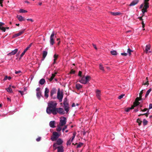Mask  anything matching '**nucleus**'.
Returning a JSON list of instances; mask_svg holds the SVG:
<instances>
[{"label": "nucleus", "mask_w": 152, "mask_h": 152, "mask_svg": "<svg viewBox=\"0 0 152 152\" xmlns=\"http://www.w3.org/2000/svg\"><path fill=\"white\" fill-rule=\"evenodd\" d=\"M57 103L55 101H50L48 103V107L46 109L47 113L50 114L52 113L53 114L59 113L62 114L64 112V109L62 108H56Z\"/></svg>", "instance_id": "nucleus-1"}, {"label": "nucleus", "mask_w": 152, "mask_h": 152, "mask_svg": "<svg viewBox=\"0 0 152 152\" xmlns=\"http://www.w3.org/2000/svg\"><path fill=\"white\" fill-rule=\"evenodd\" d=\"M63 140L61 138H58L54 142L53 147L54 150L57 149V152H64V147L62 145Z\"/></svg>", "instance_id": "nucleus-2"}, {"label": "nucleus", "mask_w": 152, "mask_h": 152, "mask_svg": "<svg viewBox=\"0 0 152 152\" xmlns=\"http://www.w3.org/2000/svg\"><path fill=\"white\" fill-rule=\"evenodd\" d=\"M91 79V77L89 76H83L80 78L79 82L83 84H86Z\"/></svg>", "instance_id": "nucleus-3"}, {"label": "nucleus", "mask_w": 152, "mask_h": 152, "mask_svg": "<svg viewBox=\"0 0 152 152\" xmlns=\"http://www.w3.org/2000/svg\"><path fill=\"white\" fill-rule=\"evenodd\" d=\"M144 90H142L140 92L139 94V97H137L136 98L135 102L134 103V106L139 105L140 104V102H139V101L141 100L142 97V95L143 93V91Z\"/></svg>", "instance_id": "nucleus-4"}, {"label": "nucleus", "mask_w": 152, "mask_h": 152, "mask_svg": "<svg viewBox=\"0 0 152 152\" xmlns=\"http://www.w3.org/2000/svg\"><path fill=\"white\" fill-rule=\"evenodd\" d=\"M60 136V134L56 132H53V135L51 137V140L53 141H56L59 138H58Z\"/></svg>", "instance_id": "nucleus-5"}, {"label": "nucleus", "mask_w": 152, "mask_h": 152, "mask_svg": "<svg viewBox=\"0 0 152 152\" xmlns=\"http://www.w3.org/2000/svg\"><path fill=\"white\" fill-rule=\"evenodd\" d=\"M66 119L65 117H61L60 118L59 125L60 126H62L64 125L66 123Z\"/></svg>", "instance_id": "nucleus-6"}, {"label": "nucleus", "mask_w": 152, "mask_h": 152, "mask_svg": "<svg viewBox=\"0 0 152 152\" xmlns=\"http://www.w3.org/2000/svg\"><path fill=\"white\" fill-rule=\"evenodd\" d=\"M145 5L144 6L142 10V15H144V13L147 12V9L149 7L148 3L147 2H144Z\"/></svg>", "instance_id": "nucleus-7"}, {"label": "nucleus", "mask_w": 152, "mask_h": 152, "mask_svg": "<svg viewBox=\"0 0 152 152\" xmlns=\"http://www.w3.org/2000/svg\"><path fill=\"white\" fill-rule=\"evenodd\" d=\"M55 35V32L53 31L50 36V45H53L54 43V40L53 39V37Z\"/></svg>", "instance_id": "nucleus-8"}, {"label": "nucleus", "mask_w": 152, "mask_h": 152, "mask_svg": "<svg viewBox=\"0 0 152 152\" xmlns=\"http://www.w3.org/2000/svg\"><path fill=\"white\" fill-rule=\"evenodd\" d=\"M57 97L58 99H59L60 102H61L63 97V95L62 93L61 94L60 93V89L58 88L57 92Z\"/></svg>", "instance_id": "nucleus-9"}, {"label": "nucleus", "mask_w": 152, "mask_h": 152, "mask_svg": "<svg viewBox=\"0 0 152 152\" xmlns=\"http://www.w3.org/2000/svg\"><path fill=\"white\" fill-rule=\"evenodd\" d=\"M96 97L99 99L101 100V91L99 89H96L95 91Z\"/></svg>", "instance_id": "nucleus-10"}, {"label": "nucleus", "mask_w": 152, "mask_h": 152, "mask_svg": "<svg viewBox=\"0 0 152 152\" xmlns=\"http://www.w3.org/2000/svg\"><path fill=\"white\" fill-rule=\"evenodd\" d=\"M75 136V133H73V136L72 137L71 139H70L67 141L66 142L67 145H70L71 142H72L73 140L74 139Z\"/></svg>", "instance_id": "nucleus-11"}, {"label": "nucleus", "mask_w": 152, "mask_h": 152, "mask_svg": "<svg viewBox=\"0 0 152 152\" xmlns=\"http://www.w3.org/2000/svg\"><path fill=\"white\" fill-rule=\"evenodd\" d=\"M18 49L17 48L15 49L14 50L12 51L11 52L7 54L8 56H11L12 55H15L18 52Z\"/></svg>", "instance_id": "nucleus-12"}, {"label": "nucleus", "mask_w": 152, "mask_h": 152, "mask_svg": "<svg viewBox=\"0 0 152 152\" xmlns=\"http://www.w3.org/2000/svg\"><path fill=\"white\" fill-rule=\"evenodd\" d=\"M49 126L52 128L55 127L56 122L55 121H50L49 124Z\"/></svg>", "instance_id": "nucleus-13"}, {"label": "nucleus", "mask_w": 152, "mask_h": 152, "mask_svg": "<svg viewBox=\"0 0 152 152\" xmlns=\"http://www.w3.org/2000/svg\"><path fill=\"white\" fill-rule=\"evenodd\" d=\"M139 0H133L132 1V2L131 3L129 6H134L136 4H137L139 2Z\"/></svg>", "instance_id": "nucleus-14"}, {"label": "nucleus", "mask_w": 152, "mask_h": 152, "mask_svg": "<svg viewBox=\"0 0 152 152\" xmlns=\"http://www.w3.org/2000/svg\"><path fill=\"white\" fill-rule=\"evenodd\" d=\"M49 92V89L48 88H45V91L44 96L46 98H48V93Z\"/></svg>", "instance_id": "nucleus-15"}, {"label": "nucleus", "mask_w": 152, "mask_h": 152, "mask_svg": "<svg viewBox=\"0 0 152 152\" xmlns=\"http://www.w3.org/2000/svg\"><path fill=\"white\" fill-rule=\"evenodd\" d=\"M56 90L55 88H53L50 91V96H52L53 95L56 93Z\"/></svg>", "instance_id": "nucleus-16"}, {"label": "nucleus", "mask_w": 152, "mask_h": 152, "mask_svg": "<svg viewBox=\"0 0 152 152\" xmlns=\"http://www.w3.org/2000/svg\"><path fill=\"white\" fill-rule=\"evenodd\" d=\"M151 46L149 45H147L145 47V51L146 53H148L149 50L150 49Z\"/></svg>", "instance_id": "nucleus-17"}, {"label": "nucleus", "mask_w": 152, "mask_h": 152, "mask_svg": "<svg viewBox=\"0 0 152 152\" xmlns=\"http://www.w3.org/2000/svg\"><path fill=\"white\" fill-rule=\"evenodd\" d=\"M17 18H18V20L20 21L25 20L24 18L20 15H17Z\"/></svg>", "instance_id": "nucleus-18"}, {"label": "nucleus", "mask_w": 152, "mask_h": 152, "mask_svg": "<svg viewBox=\"0 0 152 152\" xmlns=\"http://www.w3.org/2000/svg\"><path fill=\"white\" fill-rule=\"evenodd\" d=\"M75 87L77 90H79L82 87V86L80 84L77 83L76 84Z\"/></svg>", "instance_id": "nucleus-19"}, {"label": "nucleus", "mask_w": 152, "mask_h": 152, "mask_svg": "<svg viewBox=\"0 0 152 152\" xmlns=\"http://www.w3.org/2000/svg\"><path fill=\"white\" fill-rule=\"evenodd\" d=\"M58 57V55H57L56 54H55L53 56V64H55L56 63V59H57Z\"/></svg>", "instance_id": "nucleus-20"}, {"label": "nucleus", "mask_w": 152, "mask_h": 152, "mask_svg": "<svg viewBox=\"0 0 152 152\" xmlns=\"http://www.w3.org/2000/svg\"><path fill=\"white\" fill-rule=\"evenodd\" d=\"M45 82V79L44 78L41 79L39 82V83L40 85H42L44 84Z\"/></svg>", "instance_id": "nucleus-21"}, {"label": "nucleus", "mask_w": 152, "mask_h": 152, "mask_svg": "<svg viewBox=\"0 0 152 152\" xmlns=\"http://www.w3.org/2000/svg\"><path fill=\"white\" fill-rule=\"evenodd\" d=\"M24 32V31H21L17 34H15L14 37H16L18 36L21 35Z\"/></svg>", "instance_id": "nucleus-22"}, {"label": "nucleus", "mask_w": 152, "mask_h": 152, "mask_svg": "<svg viewBox=\"0 0 152 152\" xmlns=\"http://www.w3.org/2000/svg\"><path fill=\"white\" fill-rule=\"evenodd\" d=\"M37 98L39 99L41 96V93L40 91H38L37 92Z\"/></svg>", "instance_id": "nucleus-23"}, {"label": "nucleus", "mask_w": 152, "mask_h": 152, "mask_svg": "<svg viewBox=\"0 0 152 152\" xmlns=\"http://www.w3.org/2000/svg\"><path fill=\"white\" fill-rule=\"evenodd\" d=\"M134 107L133 106H132L130 107H129L127 108H126L125 109V110L126 112H128L130 111V110H132L134 108Z\"/></svg>", "instance_id": "nucleus-24"}, {"label": "nucleus", "mask_w": 152, "mask_h": 152, "mask_svg": "<svg viewBox=\"0 0 152 152\" xmlns=\"http://www.w3.org/2000/svg\"><path fill=\"white\" fill-rule=\"evenodd\" d=\"M48 52L47 51H44L43 52V59H45L46 56L47 55Z\"/></svg>", "instance_id": "nucleus-25"}, {"label": "nucleus", "mask_w": 152, "mask_h": 152, "mask_svg": "<svg viewBox=\"0 0 152 152\" xmlns=\"http://www.w3.org/2000/svg\"><path fill=\"white\" fill-rule=\"evenodd\" d=\"M111 13L112 15L114 16L120 15L121 14V13L119 12H111Z\"/></svg>", "instance_id": "nucleus-26"}, {"label": "nucleus", "mask_w": 152, "mask_h": 152, "mask_svg": "<svg viewBox=\"0 0 152 152\" xmlns=\"http://www.w3.org/2000/svg\"><path fill=\"white\" fill-rule=\"evenodd\" d=\"M11 86V85H10L9 87L6 89L7 91L10 93H12V89L10 87Z\"/></svg>", "instance_id": "nucleus-27"}, {"label": "nucleus", "mask_w": 152, "mask_h": 152, "mask_svg": "<svg viewBox=\"0 0 152 152\" xmlns=\"http://www.w3.org/2000/svg\"><path fill=\"white\" fill-rule=\"evenodd\" d=\"M64 110L66 111V113H67L69 111V106H64Z\"/></svg>", "instance_id": "nucleus-28"}, {"label": "nucleus", "mask_w": 152, "mask_h": 152, "mask_svg": "<svg viewBox=\"0 0 152 152\" xmlns=\"http://www.w3.org/2000/svg\"><path fill=\"white\" fill-rule=\"evenodd\" d=\"M99 69L102 70V71H104V67L103 65L101 64H100L99 65Z\"/></svg>", "instance_id": "nucleus-29"}, {"label": "nucleus", "mask_w": 152, "mask_h": 152, "mask_svg": "<svg viewBox=\"0 0 152 152\" xmlns=\"http://www.w3.org/2000/svg\"><path fill=\"white\" fill-rule=\"evenodd\" d=\"M151 91V88L149 89L147 91L146 94H145V97H147L148 95L149 94V93Z\"/></svg>", "instance_id": "nucleus-30"}, {"label": "nucleus", "mask_w": 152, "mask_h": 152, "mask_svg": "<svg viewBox=\"0 0 152 152\" xmlns=\"http://www.w3.org/2000/svg\"><path fill=\"white\" fill-rule=\"evenodd\" d=\"M148 121L145 119H144L143 121V124L144 126H145L147 124Z\"/></svg>", "instance_id": "nucleus-31"}, {"label": "nucleus", "mask_w": 152, "mask_h": 152, "mask_svg": "<svg viewBox=\"0 0 152 152\" xmlns=\"http://www.w3.org/2000/svg\"><path fill=\"white\" fill-rule=\"evenodd\" d=\"M111 53L113 55H116L117 54V52L115 50H113L111 51Z\"/></svg>", "instance_id": "nucleus-32"}, {"label": "nucleus", "mask_w": 152, "mask_h": 152, "mask_svg": "<svg viewBox=\"0 0 152 152\" xmlns=\"http://www.w3.org/2000/svg\"><path fill=\"white\" fill-rule=\"evenodd\" d=\"M20 13H25L27 12V11L23 9H20L19 10Z\"/></svg>", "instance_id": "nucleus-33"}, {"label": "nucleus", "mask_w": 152, "mask_h": 152, "mask_svg": "<svg viewBox=\"0 0 152 152\" xmlns=\"http://www.w3.org/2000/svg\"><path fill=\"white\" fill-rule=\"evenodd\" d=\"M137 121L139 125L140 126L142 122V121L139 118H138L137 119Z\"/></svg>", "instance_id": "nucleus-34"}, {"label": "nucleus", "mask_w": 152, "mask_h": 152, "mask_svg": "<svg viewBox=\"0 0 152 152\" xmlns=\"http://www.w3.org/2000/svg\"><path fill=\"white\" fill-rule=\"evenodd\" d=\"M61 126H58L56 129V130L58 132H60L61 130V128L60 127Z\"/></svg>", "instance_id": "nucleus-35"}, {"label": "nucleus", "mask_w": 152, "mask_h": 152, "mask_svg": "<svg viewBox=\"0 0 152 152\" xmlns=\"http://www.w3.org/2000/svg\"><path fill=\"white\" fill-rule=\"evenodd\" d=\"M32 44V43H31L24 50L26 52L27 50L31 46Z\"/></svg>", "instance_id": "nucleus-36"}, {"label": "nucleus", "mask_w": 152, "mask_h": 152, "mask_svg": "<svg viewBox=\"0 0 152 152\" xmlns=\"http://www.w3.org/2000/svg\"><path fill=\"white\" fill-rule=\"evenodd\" d=\"M64 106H69V104H68L66 101L64 100L63 103Z\"/></svg>", "instance_id": "nucleus-37"}, {"label": "nucleus", "mask_w": 152, "mask_h": 152, "mask_svg": "<svg viewBox=\"0 0 152 152\" xmlns=\"http://www.w3.org/2000/svg\"><path fill=\"white\" fill-rule=\"evenodd\" d=\"M26 52V51L24 50V51L20 55V57L19 58V59H20L23 56V55L25 54Z\"/></svg>", "instance_id": "nucleus-38"}, {"label": "nucleus", "mask_w": 152, "mask_h": 152, "mask_svg": "<svg viewBox=\"0 0 152 152\" xmlns=\"http://www.w3.org/2000/svg\"><path fill=\"white\" fill-rule=\"evenodd\" d=\"M133 51L132 50H131L130 48H128L127 49V53H129V55H131V53Z\"/></svg>", "instance_id": "nucleus-39"}, {"label": "nucleus", "mask_w": 152, "mask_h": 152, "mask_svg": "<svg viewBox=\"0 0 152 152\" xmlns=\"http://www.w3.org/2000/svg\"><path fill=\"white\" fill-rule=\"evenodd\" d=\"M146 80H147V82H146L145 83H143V85H148V84H149L148 81V77H147L146 78Z\"/></svg>", "instance_id": "nucleus-40"}, {"label": "nucleus", "mask_w": 152, "mask_h": 152, "mask_svg": "<svg viewBox=\"0 0 152 152\" xmlns=\"http://www.w3.org/2000/svg\"><path fill=\"white\" fill-rule=\"evenodd\" d=\"M0 29H1L2 31L5 32L6 31V28L2 27L1 28L0 27Z\"/></svg>", "instance_id": "nucleus-41"}, {"label": "nucleus", "mask_w": 152, "mask_h": 152, "mask_svg": "<svg viewBox=\"0 0 152 152\" xmlns=\"http://www.w3.org/2000/svg\"><path fill=\"white\" fill-rule=\"evenodd\" d=\"M124 95V94H122L120 95L118 97V98L119 99H121L122 98Z\"/></svg>", "instance_id": "nucleus-42"}, {"label": "nucleus", "mask_w": 152, "mask_h": 152, "mask_svg": "<svg viewBox=\"0 0 152 152\" xmlns=\"http://www.w3.org/2000/svg\"><path fill=\"white\" fill-rule=\"evenodd\" d=\"M21 72L20 70H19L18 71H15V74H17L20 73H21Z\"/></svg>", "instance_id": "nucleus-43"}, {"label": "nucleus", "mask_w": 152, "mask_h": 152, "mask_svg": "<svg viewBox=\"0 0 152 152\" xmlns=\"http://www.w3.org/2000/svg\"><path fill=\"white\" fill-rule=\"evenodd\" d=\"M18 92L22 96H23L24 94L23 93L24 92L23 91H21L19 90L18 91Z\"/></svg>", "instance_id": "nucleus-44"}, {"label": "nucleus", "mask_w": 152, "mask_h": 152, "mask_svg": "<svg viewBox=\"0 0 152 152\" xmlns=\"http://www.w3.org/2000/svg\"><path fill=\"white\" fill-rule=\"evenodd\" d=\"M81 74H82V72L80 71H79V73H78V75L80 77V78L82 77Z\"/></svg>", "instance_id": "nucleus-45"}, {"label": "nucleus", "mask_w": 152, "mask_h": 152, "mask_svg": "<svg viewBox=\"0 0 152 152\" xmlns=\"http://www.w3.org/2000/svg\"><path fill=\"white\" fill-rule=\"evenodd\" d=\"M4 0H0V6L2 7H3V5L2 3L3 1Z\"/></svg>", "instance_id": "nucleus-46"}, {"label": "nucleus", "mask_w": 152, "mask_h": 152, "mask_svg": "<svg viewBox=\"0 0 152 152\" xmlns=\"http://www.w3.org/2000/svg\"><path fill=\"white\" fill-rule=\"evenodd\" d=\"M121 55L124 56H126L127 55V53H121Z\"/></svg>", "instance_id": "nucleus-47"}, {"label": "nucleus", "mask_w": 152, "mask_h": 152, "mask_svg": "<svg viewBox=\"0 0 152 152\" xmlns=\"http://www.w3.org/2000/svg\"><path fill=\"white\" fill-rule=\"evenodd\" d=\"M8 76H5L4 78L3 79V80L5 81L7 79Z\"/></svg>", "instance_id": "nucleus-48"}, {"label": "nucleus", "mask_w": 152, "mask_h": 152, "mask_svg": "<svg viewBox=\"0 0 152 152\" xmlns=\"http://www.w3.org/2000/svg\"><path fill=\"white\" fill-rule=\"evenodd\" d=\"M152 108V104H150L149 105V109H151Z\"/></svg>", "instance_id": "nucleus-49"}, {"label": "nucleus", "mask_w": 152, "mask_h": 152, "mask_svg": "<svg viewBox=\"0 0 152 152\" xmlns=\"http://www.w3.org/2000/svg\"><path fill=\"white\" fill-rule=\"evenodd\" d=\"M41 138L40 137H39L36 139V140L37 141H39L40 140Z\"/></svg>", "instance_id": "nucleus-50"}, {"label": "nucleus", "mask_w": 152, "mask_h": 152, "mask_svg": "<svg viewBox=\"0 0 152 152\" xmlns=\"http://www.w3.org/2000/svg\"><path fill=\"white\" fill-rule=\"evenodd\" d=\"M70 73L71 74H74L75 73V71H74V70H72L70 72Z\"/></svg>", "instance_id": "nucleus-51"}, {"label": "nucleus", "mask_w": 152, "mask_h": 152, "mask_svg": "<svg viewBox=\"0 0 152 152\" xmlns=\"http://www.w3.org/2000/svg\"><path fill=\"white\" fill-rule=\"evenodd\" d=\"M27 20L28 21H30L31 22H33V20L32 19H27Z\"/></svg>", "instance_id": "nucleus-52"}, {"label": "nucleus", "mask_w": 152, "mask_h": 152, "mask_svg": "<svg viewBox=\"0 0 152 152\" xmlns=\"http://www.w3.org/2000/svg\"><path fill=\"white\" fill-rule=\"evenodd\" d=\"M55 75L53 74H52V77H51V80H52L53 79V78L55 77Z\"/></svg>", "instance_id": "nucleus-53"}, {"label": "nucleus", "mask_w": 152, "mask_h": 152, "mask_svg": "<svg viewBox=\"0 0 152 152\" xmlns=\"http://www.w3.org/2000/svg\"><path fill=\"white\" fill-rule=\"evenodd\" d=\"M39 90H40V88L39 87H38V88H37L36 89V90L37 91V92H38V91H39Z\"/></svg>", "instance_id": "nucleus-54"}, {"label": "nucleus", "mask_w": 152, "mask_h": 152, "mask_svg": "<svg viewBox=\"0 0 152 152\" xmlns=\"http://www.w3.org/2000/svg\"><path fill=\"white\" fill-rule=\"evenodd\" d=\"M143 4H141L140 6V9H142V7H143Z\"/></svg>", "instance_id": "nucleus-55"}, {"label": "nucleus", "mask_w": 152, "mask_h": 152, "mask_svg": "<svg viewBox=\"0 0 152 152\" xmlns=\"http://www.w3.org/2000/svg\"><path fill=\"white\" fill-rule=\"evenodd\" d=\"M7 100L9 101H10V102H11V99L9 98V97H7Z\"/></svg>", "instance_id": "nucleus-56"}, {"label": "nucleus", "mask_w": 152, "mask_h": 152, "mask_svg": "<svg viewBox=\"0 0 152 152\" xmlns=\"http://www.w3.org/2000/svg\"><path fill=\"white\" fill-rule=\"evenodd\" d=\"M72 107H73L75 106V103H73L72 104Z\"/></svg>", "instance_id": "nucleus-57"}, {"label": "nucleus", "mask_w": 152, "mask_h": 152, "mask_svg": "<svg viewBox=\"0 0 152 152\" xmlns=\"http://www.w3.org/2000/svg\"><path fill=\"white\" fill-rule=\"evenodd\" d=\"M4 23H2L1 22H0V26H2V25H4Z\"/></svg>", "instance_id": "nucleus-58"}, {"label": "nucleus", "mask_w": 152, "mask_h": 152, "mask_svg": "<svg viewBox=\"0 0 152 152\" xmlns=\"http://www.w3.org/2000/svg\"><path fill=\"white\" fill-rule=\"evenodd\" d=\"M93 46L94 48L96 50L97 49V48H96V46L95 45H94V44H93Z\"/></svg>", "instance_id": "nucleus-59"}, {"label": "nucleus", "mask_w": 152, "mask_h": 152, "mask_svg": "<svg viewBox=\"0 0 152 152\" xmlns=\"http://www.w3.org/2000/svg\"><path fill=\"white\" fill-rule=\"evenodd\" d=\"M11 79V77H7V79L9 80H10V79Z\"/></svg>", "instance_id": "nucleus-60"}, {"label": "nucleus", "mask_w": 152, "mask_h": 152, "mask_svg": "<svg viewBox=\"0 0 152 152\" xmlns=\"http://www.w3.org/2000/svg\"><path fill=\"white\" fill-rule=\"evenodd\" d=\"M67 128V125L64 126V127L63 128L65 129H66Z\"/></svg>", "instance_id": "nucleus-61"}, {"label": "nucleus", "mask_w": 152, "mask_h": 152, "mask_svg": "<svg viewBox=\"0 0 152 152\" xmlns=\"http://www.w3.org/2000/svg\"><path fill=\"white\" fill-rule=\"evenodd\" d=\"M149 118L151 120H152V115L149 116Z\"/></svg>", "instance_id": "nucleus-62"}, {"label": "nucleus", "mask_w": 152, "mask_h": 152, "mask_svg": "<svg viewBox=\"0 0 152 152\" xmlns=\"http://www.w3.org/2000/svg\"><path fill=\"white\" fill-rule=\"evenodd\" d=\"M83 135H86V132H85V131H83Z\"/></svg>", "instance_id": "nucleus-63"}, {"label": "nucleus", "mask_w": 152, "mask_h": 152, "mask_svg": "<svg viewBox=\"0 0 152 152\" xmlns=\"http://www.w3.org/2000/svg\"><path fill=\"white\" fill-rule=\"evenodd\" d=\"M25 3H27V4H29V1H25Z\"/></svg>", "instance_id": "nucleus-64"}]
</instances>
